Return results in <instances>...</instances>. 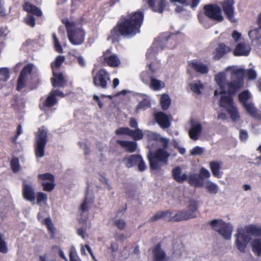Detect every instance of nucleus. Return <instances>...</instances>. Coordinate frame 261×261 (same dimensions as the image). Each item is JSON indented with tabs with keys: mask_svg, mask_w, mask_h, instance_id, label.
<instances>
[{
	"mask_svg": "<svg viewBox=\"0 0 261 261\" xmlns=\"http://www.w3.org/2000/svg\"><path fill=\"white\" fill-rule=\"evenodd\" d=\"M130 136L132 137L135 140H139L143 138V135L142 130L139 128H137L135 130L131 129Z\"/></svg>",
	"mask_w": 261,
	"mask_h": 261,
	"instance_id": "a18cd8bd",
	"label": "nucleus"
},
{
	"mask_svg": "<svg viewBox=\"0 0 261 261\" xmlns=\"http://www.w3.org/2000/svg\"><path fill=\"white\" fill-rule=\"evenodd\" d=\"M48 130L45 126L39 128L36 137L35 146V155L37 158H42L45 154V147L47 139Z\"/></svg>",
	"mask_w": 261,
	"mask_h": 261,
	"instance_id": "0eeeda50",
	"label": "nucleus"
},
{
	"mask_svg": "<svg viewBox=\"0 0 261 261\" xmlns=\"http://www.w3.org/2000/svg\"><path fill=\"white\" fill-rule=\"evenodd\" d=\"M226 93L223 92L220 93L222 94V96L219 101L220 106L221 107H223L226 109L234 121H238L240 118L238 109L234 104L231 96ZM219 94L218 93V94Z\"/></svg>",
	"mask_w": 261,
	"mask_h": 261,
	"instance_id": "6e6552de",
	"label": "nucleus"
},
{
	"mask_svg": "<svg viewBox=\"0 0 261 261\" xmlns=\"http://www.w3.org/2000/svg\"><path fill=\"white\" fill-rule=\"evenodd\" d=\"M108 249L110 250L111 252H116L118 249V245L116 242H112L110 246L108 247Z\"/></svg>",
	"mask_w": 261,
	"mask_h": 261,
	"instance_id": "338daca9",
	"label": "nucleus"
},
{
	"mask_svg": "<svg viewBox=\"0 0 261 261\" xmlns=\"http://www.w3.org/2000/svg\"><path fill=\"white\" fill-rule=\"evenodd\" d=\"M63 22L66 27L68 38L73 45H80L84 41V33L83 31L76 26L75 22L69 21L67 19H63Z\"/></svg>",
	"mask_w": 261,
	"mask_h": 261,
	"instance_id": "423d86ee",
	"label": "nucleus"
},
{
	"mask_svg": "<svg viewBox=\"0 0 261 261\" xmlns=\"http://www.w3.org/2000/svg\"><path fill=\"white\" fill-rule=\"evenodd\" d=\"M210 224L213 229L225 239L229 240L231 238L233 227L230 224L226 223L221 219H215L211 221Z\"/></svg>",
	"mask_w": 261,
	"mask_h": 261,
	"instance_id": "1a4fd4ad",
	"label": "nucleus"
},
{
	"mask_svg": "<svg viewBox=\"0 0 261 261\" xmlns=\"http://www.w3.org/2000/svg\"><path fill=\"white\" fill-rule=\"evenodd\" d=\"M138 168L140 171H144L146 168V165L145 163V162L143 161L142 157H141V161H139L138 163Z\"/></svg>",
	"mask_w": 261,
	"mask_h": 261,
	"instance_id": "e2e57ef3",
	"label": "nucleus"
},
{
	"mask_svg": "<svg viewBox=\"0 0 261 261\" xmlns=\"http://www.w3.org/2000/svg\"><path fill=\"white\" fill-rule=\"evenodd\" d=\"M143 14L137 11L132 13L124 21L121 22L116 28L112 31V34L119 32L124 36H133L140 33V28L143 22Z\"/></svg>",
	"mask_w": 261,
	"mask_h": 261,
	"instance_id": "7ed1b4c3",
	"label": "nucleus"
},
{
	"mask_svg": "<svg viewBox=\"0 0 261 261\" xmlns=\"http://www.w3.org/2000/svg\"><path fill=\"white\" fill-rule=\"evenodd\" d=\"M147 66L150 72L147 71L142 72L140 74V79L143 83L148 85L151 82V78H153L152 76L153 73L156 71V69L152 67L151 63L148 64Z\"/></svg>",
	"mask_w": 261,
	"mask_h": 261,
	"instance_id": "6ab92c4d",
	"label": "nucleus"
},
{
	"mask_svg": "<svg viewBox=\"0 0 261 261\" xmlns=\"http://www.w3.org/2000/svg\"><path fill=\"white\" fill-rule=\"evenodd\" d=\"M105 63L111 67H118L120 64V60L116 55H112L108 57H105L104 58Z\"/></svg>",
	"mask_w": 261,
	"mask_h": 261,
	"instance_id": "c756f323",
	"label": "nucleus"
},
{
	"mask_svg": "<svg viewBox=\"0 0 261 261\" xmlns=\"http://www.w3.org/2000/svg\"><path fill=\"white\" fill-rule=\"evenodd\" d=\"M151 106L150 98L148 96H146L143 100L141 101L138 105L136 112L139 113L140 111H144L146 109L149 108Z\"/></svg>",
	"mask_w": 261,
	"mask_h": 261,
	"instance_id": "f704fd0d",
	"label": "nucleus"
},
{
	"mask_svg": "<svg viewBox=\"0 0 261 261\" xmlns=\"http://www.w3.org/2000/svg\"><path fill=\"white\" fill-rule=\"evenodd\" d=\"M129 125L133 128H137L138 126V122L134 118H130L129 120Z\"/></svg>",
	"mask_w": 261,
	"mask_h": 261,
	"instance_id": "774afa93",
	"label": "nucleus"
},
{
	"mask_svg": "<svg viewBox=\"0 0 261 261\" xmlns=\"http://www.w3.org/2000/svg\"><path fill=\"white\" fill-rule=\"evenodd\" d=\"M131 129L128 127H120L116 130L117 135L126 134L130 136Z\"/></svg>",
	"mask_w": 261,
	"mask_h": 261,
	"instance_id": "3c124183",
	"label": "nucleus"
},
{
	"mask_svg": "<svg viewBox=\"0 0 261 261\" xmlns=\"http://www.w3.org/2000/svg\"><path fill=\"white\" fill-rule=\"evenodd\" d=\"M189 209L192 210L196 213L197 210V202L195 200H191L189 201Z\"/></svg>",
	"mask_w": 261,
	"mask_h": 261,
	"instance_id": "680f3d73",
	"label": "nucleus"
},
{
	"mask_svg": "<svg viewBox=\"0 0 261 261\" xmlns=\"http://www.w3.org/2000/svg\"><path fill=\"white\" fill-rule=\"evenodd\" d=\"M117 143L129 152H134L137 149V144L135 142L117 140Z\"/></svg>",
	"mask_w": 261,
	"mask_h": 261,
	"instance_id": "b1692460",
	"label": "nucleus"
},
{
	"mask_svg": "<svg viewBox=\"0 0 261 261\" xmlns=\"http://www.w3.org/2000/svg\"><path fill=\"white\" fill-rule=\"evenodd\" d=\"M152 261H168L165 251L158 245L152 250Z\"/></svg>",
	"mask_w": 261,
	"mask_h": 261,
	"instance_id": "dca6fc26",
	"label": "nucleus"
},
{
	"mask_svg": "<svg viewBox=\"0 0 261 261\" xmlns=\"http://www.w3.org/2000/svg\"><path fill=\"white\" fill-rule=\"evenodd\" d=\"M261 235V225L252 224L246 226L243 229L238 230L236 234L237 248L241 252H244L248 243L251 240V237Z\"/></svg>",
	"mask_w": 261,
	"mask_h": 261,
	"instance_id": "20e7f679",
	"label": "nucleus"
},
{
	"mask_svg": "<svg viewBox=\"0 0 261 261\" xmlns=\"http://www.w3.org/2000/svg\"><path fill=\"white\" fill-rule=\"evenodd\" d=\"M148 85L151 89L154 91H159L165 87V83L163 81L153 77L151 78V82Z\"/></svg>",
	"mask_w": 261,
	"mask_h": 261,
	"instance_id": "72a5a7b5",
	"label": "nucleus"
},
{
	"mask_svg": "<svg viewBox=\"0 0 261 261\" xmlns=\"http://www.w3.org/2000/svg\"><path fill=\"white\" fill-rule=\"evenodd\" d=\"M201 178H207L211 176L210 171L204 167H202L200 170V175Z\"/></svg>",
	"mask_w": 261,
	"mask_h": 261,
	"instance_id": "4d7b16f0",
	"label": "nucleus"
},
{
	"mask_svg": "<svg viewBox=\"0 0 261 261\" xmlns=\"http://www.w3.org/2000/svg\"><path fill=\"white\" fill-rule=\"evenodd\" d=\"M222 165V163L220 162L213 161L210 163V168L214 176L217 178L222 177L223 172L220 171Z\"/></svg>",
	"mask_w": 261,
	"mask_h": 261,
	"instance_id": "393cba45",
	"label": "nucleus"
},
{
	"mask_svg": "<svg viewBox=\"0 0 261 261\" xmlns=\"http://www.w3.org/2000/svg\"><path fill=\"white\" fill-rule=\"evenodd\" d=\"M250 51V47L245 43L238 44L234 50L235 56H248Z\"/></svg>",
	"mask_w": 261,
	"mask_h": 261,
	"instance_id": "4be33fe9",
	"label": "nucleus"
},
{
	"mask_svg": "<svg viewBox=\"0 0 261 261\" xmlns=\"http://www.w3.org/2000/svg\"><path fill=\"white\" fill-rule=\"evenodd\" d=\"M245 70L236 66H228L224 71L220 72L215 76V80L219 89L215 90L214 95L228 92L233 94L243 88Z\"/></svg>",
	"mask_w": 261,
	"mask_h": 261,
	"instance_id": "f257e3e1",
	"label": "nucleus"
},
{
	"mask_svg": "<svg viewBox=\"0 0 261 261\" xmlns=\"http://www.w3.org/2000/svg\"><path fill=\"white\" fill-rule=\"evenodd\" d=\"M170 218L171 213L170 212L168 211L158 212L150 218V220L151 221H155L161 218H163L165 220H170Z\"/></svg>",
	"mask_w": 261,
	"mask_h": 261,
	"instance_id": "c9c22d12",
	"label": "nucleus"
},
{
	"mask_svg": "<svg viewBox=\"0 0 261 261\" xmlns=\"http://www.w3.org/2000/svg\"><path fill=\"white\" fill-rule=\"evenodd\" d=\"M233 0H224L222 4L223 10L228 19L231 22H235Z\"/></svg>",
	"mask_w": 261,
	"mask_h": 261,
	"instance_id": "4468645a",
	"label": "nucleus"
},
{
	"mask_svg": "<svg viewBox=\"0 0 261 261\" xmlns=\"http://www.w3.org/2000/svg\"><path fill=\"white\" fill-rule=\"evenodd\" d=\"M248 36L251 40L261 39V27L248 32Z\"/></svg>",
	"mask_w": 261,
	"mask_h": 261,
	"instance_id": "37998d69",
	"label": "nucleus"
},
{
	"mask_svg": "<svg viewBox=\"0 0 261 261\" xmlns=\"http://www.w3.org/2000/svg\"><path fill=\"white\" fill-rule=\"evenodd\" d=\"M188 182L195 187H201L203 185V183L201 180L200 176L197 174H192L189 177L188 176Z\"/></svg>",
	"mask_w": 261,
	"mask_h": 261,
	"instance_id": "7c9ffc66",
	"label": "nucleus"
},
{
	"mask_svg": "<svg viewBox=\"0 0 261 261\" xmlns=\"http://www.w3.org/2000/svg\"><path fill=\"white\" fill-rule=\"evenodd\" d=\"M33 67V65L32 64H28L23 67L17 81V89L18 91L21 90L25 86L27 77L31 74Z\"/></svg>",
	"mask_w": 261,
	"mask_h": 261,
	"instance_id": "ddd939ff",
	"label": "nucleus"
},
{
	"mask_svg": "<svg viewBox=\"0 0 261 261\" xmlns=\"http://www.w3.org/2000/svg\"><path fill=\"white\" fill-rule=\"evenodd\" d=\"M252 250L258 255H261V238H256L251 242Z\"/></svg>",
	"mask_w": 261,
	"mask_h": 261,
	"instance_id": "e433bc0d",
	"label": "nucleus"
},
{
	"mask_svg": "<svg viewBox=\"0 0 261 261\" xmlns=\"http://www.w3.org/2000/svg\"><path fill=\"white\" fill-rule=\"evenodd\" d=\"M246 73L249 80H254L256 78L257 74L255 71L253 69H248L246 71Z\"/></svg>",
	"mask_w": 261,
	"mask_h": 261,
	"instance_id": "bf43d9fd",
	"label": "nucleus"
},
{
	"mask_svg": "<svg viewBox=\"0 0 261 261\" xmlns=\"http://www.w3.org/2000/svg\"><path fill=\"white\" fill-rule=\"evenodd\" d=\"M160 103L164 110H167L171 103V100L168 95L164 94L162 95L160 99Z\"/></svg>",
	"mask_w": 261,
	"mask_h": 261,
	"instance_id": "58836bf2",
	"label": "nucleus"
},
{
	"mask_svg": "<svg viewBox=\"0 0 261 261\" xmlns=\"http://www.w3.org/2000/svg\"><path fill=\"white\" fill-rule=\"evenodd\" d=\"M148 137L150 139L155 140L161 144L163 148H159L154 152L150 151L148 154V159L150 167L152 170H158L162 167V163L167 165L170 154L166 149L169 146V140L162 137L160 134L149 132Z\"/></svg>",
	"mask_w": 261,
	"mask_h": 261,
	"instance_id": "f03ea898",
	"label": "nucleus"
},
{
	"mask_svg": "<svg viewBox=\"0 0 261 261\" xmlns=\"http://www.w3.org/2000/svg\"><path fill=\"white\" fill-rule=\"evenodd\" d=\"M47 195L43 192H39L37 195V204L41 205L42 204H46L47 202Z\"/></svg>",
	"mask_w": 261,
	"mask_h": 261,
	"instance_id": "c03bdc74",
	"label": "nucleus"
},
{
	"mask_svg": "<svg viewBox=\"0 0 261 261\" xmlns=\"http://www.w3.org/2000/svg\"><path fill=\"white\" fill-rule=\"evenodd\" d=\"M231 50V48L226 46L224 44H220L217 47L214 53V58L215 60H219L225 54L228 53Z\"/></svg>",
	"mask_w": 261,
	"mask_h": 261,
	"instance_id": "5701e85b",
	"label": "nucleus"
},
{
	"mask_svg": "<svg viewBox=\"0 0 261 261\" xmlns=\"http://www.w3.org/2000/svg\"><path fill=\"white\" fill-rule=\"evenodd\" d=\"M176 36L171 35L168 36L167 34L162 35L156 39L153 43L151 47L146 53L147 59H153L155 57L156 54L160 50H163L164 46L172 48L175 46V39Z\"/></svg>",
	"mask_w": 261,
	"mask_h": 261,
	"instance_id": "39448f33",
	"label": "nucleus"
},
{
	"mask_svg": "<svg viewBox=\"0 0 261 261\" xmlns=\"http://www.w3.org/2000/svg\"><path fill=\"white\" fill-rule=\"evenodd\" d=\"M54 181H49V182H43L42 185L43 187V190L45 191H52L54 187L55 184H54Z\"/></svg>",
	"mask_w": 261,
	"mask_h": 261,
	"instance_id": "09e8293b",
	"label": "nucleus"
},
{
	"mask_svg": "<svg viewBox=\"0 0 261 261\" xmlns=\"http://www.w3.org/2000/svg\"><path fill=\"white\" fill-rule=\"evenodd\" d=\"M196 217V214L194 211L189 209L188 211H181L177 213L173 217L174 221H180L194 218Z\"/></svg>",
	"mask_w": 261,
	"mask_h": 261,
	"instance_id": "a211bd4d",
	"label": "nucleus"
},
{
	"mask_svg": "<svg viewBox=\"0 0 261 261\" xmlns=\"http://www.w3.org/2000/svg\"><path fill=\"white\" fill-rule=\"evenodd\" d=\"M57 101V99L56 97L55 91H51L44 102V105L47 107H52L56 105Z\"/></svg>",
	"mask_w": 261,
	"mask_h": 261,
	"instance_id": "4c0bfd02",
	"label": "nucleus"
},
{
	"mask_svg": "<svg viewBox=\"0 0 261 261\" xmlns=\"http://www.w3.org/2000/svg\"><path fill=\"white\" fill-rule=\"evenodd\" d=\"M110 80L109 73L106 70L101 69L94 77L93 82L94 85L97 87L106 88Z\"/></svg>",
	"mask_w": 261,
	"mask_h": 261,
	"instance_id": "f8f14e48",
	"label": "nucleus"
},
{
	"mask_svg": "<svg viewBox=\"0 0 261 261\" xmlns=\"http://www.w3.org/2000/svg\"><path fill=\"white\" fill-rule=\"evenodd\" d=\"M64 60L65 57L64 56H59L57 57L55 61L52 63L51 67L54 75H56V69L60 67Z\"/></svg>",
	"mask_w": 261,
	"mask_h": 261,
	"instance_id": "a19ab883",
	"label": "nucleus"
},
{
	"mask_svg": "<svg viewBox=\"0 0 261 261\" xmlns=\"http://www.w3.org/2000/svg\"><path fill=\"white\" fill-rule=\"evenodd\" d=\"M191 90L197 94L201 93V90L203 89V86L200 81H195L190 84Z\"/></svg>",
	"mask_w": 261,
	"mask_h": 261,
	"instance_id": "79ce46f5",
	"label": "nucleus"
},
{
	"mask_svg": "<svg viewBox=\"0 0 261 261\" xmlns=\"http://www.w3.org/2000/svg\"><path fill=\"white\" fill-rule=\"evenodd\" d=\"M11 167L14 172H17L19 169V160L17 158H14L11 162Z\"/></svg>",
	"mask_w": 261,
	"mask_h": 261,
	"instance_id": "6e6d98bb",
	"label": "nucleus"
},
{
	"mask_svg": "<svg viewBox=\"0 0 261 261\" xmlns=\"http://www.w3.org/2000/svg\"><path fill=\"white\" fill-rule=\"evenodd\" d=\"M22 194L23 198L26 200L33 202H35V193L31 182L24 179L22 185Z\"/></svg>",
	"mask_w": 261,
	"mask_h": 261,
	"instance_id": "9b49d317",
	"label": "nucleus"
},
{
	"mask_svg": "<svg viewBox=\"0 0 261 261\" xmlns=\"http://www.w3.org/2000/svg\"><path fill=\"white\" fill-rule=\"evenodd\" d=\"M91 205V202L88 200V197L86 196L85 200L82 204L81 208L83 212H85L88 210V208Z\"/></svg>",
	"mask_w": 261,
	"mask_h": 261,
	"instance_id": "052dcab7",
	"label": "nucleus"
},
{
	"mask_svg": "<svg viewBox=\"0 0 261 261\" xmlns=\"http://www.w3.org/2000/svg\"><path fill=\"white\" fill-rule=\"evenodd\" d=\"M154 118L158 124L162 128H166L170 126V117L162 112L155 113Z\"/></svg>",
	"mask_w": 261,
	"mask_h": 261,
	"instance_id": "2eb2a0df",
	"label": "nucleus"
},
{
	"mask_svg": "<svg viewBox=\"0 0 261 261\" xmlns=\"http://www.w3.org/2000/svg\"><path fill=\"white\" fill-rule=\"evenodd\" d=\"M150 8L154 12L161 13L165 7V0H147Z\"/></svg>",
	"mask_w": 261,
	"mask_h": 261,
	"instance_id": "412c9836",
	"label": "nucleus"
},
{
	"mask_svg": "<svg viewBox=\"0 0 261 261\" xmlns=\"http://www.w3.org/2000/svg\"><path fill=\"white\" fill-rule=\"evenodd\" d=\"M53 39H54V43L55 49L59 53H62V46L60 45L58 39H57L56 36L54 34L53 35Z\"/></svg>",
	"mask_w": 261,
	"mask_h": 261,
	"instance_id": "13d9d810",
	"label": "nucleus"
},
{
	"mask_svg": "<svg viewBox=\"0 0 261 261\" xmlns=\"http://www.w3.org/2000/svg\"><path fill=\"white\" fill-rule=\"evenodd\" d=\"M23 9L27 12L32 13L38 16H40L42 15V12L40 9L29 2L25 3L23 6Z\"/></svg>",
	"mask_w": 261,
	"mask_h": 261,
	"instance_id": "473e14b6",
	"label": "nucleus"
},
{
	"mask_svg": "<svg viewBox=\"0 0 261 261\" xmlns=\"http://www.w3.org/2000/svg\"><path fill=\"white\" fill-rule=\"evenodd\" d=\"M240 101L243 103V106L246 103H249L248 100L251 99V95L248 90H245L240 93L239 95Z\"/></svg>",
	"mask_w": 261,
	"mask_h": 261,
	"instance_id": "ea45409f",
	"label": "nucleus"
},
{
	"mask_svg": "<svg viewBox=\"0 0 261 261\" xmlns=\"http://www.w3.org/2000/svg\"><path fill=\"white\" fill-rule=\"evenodd\" d=\"M204 187L207 192L214 195L218 193L220 189L217 184L210 180L205 181L204 184Z\"/></svg>",
	"mask_w": 261,
	"mask_h": 261,
	"instance_id": "2f4dec72",
	"label": "nucleus"
},
{
	"mask_svg": "<svg viewBox=\"0 0 261 261\" xmlns=\"http://www.w3.org/2000/svg\"><path fill=\"white\" fill-rule=\"evenodd\" d=\"M54 77L51 79V84L54 87H63L65 86L66 81L62 73H57L54 75Z\"/></svg>",
	"mask_w": 261,
	"mask_h": 261,
	"instance_id": "bb28decb",
	"label": "nucleus"
},
{
	"mask_svg": "<svg viewBox=\"0 0 261 261\" xmlns=\"http://www.w3.org/2000/svg\"><path fill=\"white\" fill-rule=\"evenodd\" d=\"M115 225L120 229H123L125 227V222L124 220L121 219L116 220L115 221Z\"/></svg>",
	"mask_w": 261,
	"mask_h": 261,
	"instance_id": "0e129e2a",
	"label": "nucleus"
},
{
	"mask_svg": "<svg viewBox=\"0 0 261 261\" xmlns=\"http://www.w3.org/2000/svg\"><path fill=\"white\" fill-rule=\"evenodd\" d=\"M205 15L208 18L217 21H222L223 16L220 7L216 5H207L204 7Z\"/></svg>",
	"mask_w": 261,
	"mask_h": 261,
	"instance_id": "9d476101",
	"label": "nucleus"
},
{
	"mask_svg": "<svg viewBox=\"0 0 261 261\" xmlns=\"http://www.w3.org/2000/svg\"><path fill=\"white\" fill-rule=\"evenodd\" d=\"M9 78V70L7 68L0 69V80L6 81Z\"/></svg>",
	"mask_w": 261,
	"mask_h": 261,
	"instance_id": "49530a36",
	"label": "nucleus"
},
{
	"mask_svg": "<svg viewBox=\"0 0 261 261\" xmlns=\"http://www.w3.org/2000/svg\"><path fill=\"white\" fill-rule=\"evenodd\" d=\"M38 177L39 179L42 180H48L49 181H54V176L49 173H46L45 174H41L38 175Z\"/></svg>",
	"mask_w": 261,
	"mask_h": 261,
	"instance_id": "de8ad7c7",
	"label": "nucleus"
},
{
	"mask_svg": "<svg viewBox=\"0 0 261 261\" xmlns=\"http://www.w3.org/2000/svg\"><path fill=\"white\" fill-rule=\"evenodd\" d=\"M202 125L200 123H193L189 130L190 138L195 141L198 140L202 132Z\"/></svg>",
	"mask_w": 261,
	"mask_h": 261,
	"instance_id": "aec40b11",
	"label": "nucleus"
},
{
	"mask_svg": "<svg viewBox=\"0 0 261 261\" xmlns=\"http://www.w3.org/2000/svg\"><path fill=\"white\" fill-rule=\"evenodd\" d=\"M247 112L252 117L260 119V114L258 110L256 109L251 102L246 103L244 105Z\"/></svg>",
	"mask_w": 261,
	"mask_h": 261,
	"instance_id": "cd10ccee",
	"label": "nucleus"
},
{
	"mask_svg": "<svg viewBox=\"0 0 261 261\" xmlns=\"http://www.w3.org/2000/svg\"><path fill=\"white\" fill-rule=\"evenodd\" d=\"M174 179L178 182H182L187 180L188 175L186 173L181 174V169L179 167H176L172 171Z\"/></svg>",
	"mask_w": 261,
	"mask_h": 261,
	"instance_id": "a878e982",
	"label": "nucleus"
},
{
	"mask_svg": "<svg viewBox=\"0 0 261 261\" xmlns=\"http://www.w3.org/2000/svg\"><path fill=\"white\" fill-rule=\"evenodd\" d=\"M248 137V135L246 130L244 129H241L240 130V138L242 141H246Z\"/></svg>",
	"mask_w": 261,
	"mask_h": 261,
	"instance_id": "69168bd1",
	"label": "nucleus"
},
{
	"mask_svg": "<svg viewBox=\"0 0 261 261\" xmlns=\"http://www.w3.org/2000/svg\"><path fill=\"white\" fill-rule=\"evenodd\" d=\"M203 152V148L199 146H196L190 150V153L192 155H201Z\"/></svg>",
	"mask_w": 261,
	"mask_h": 261,
	"instance_id": "5fc2aeb1",
	"label": "nucleus"
},
{
	"mask_svg": "<svg viewBox=\"0 0 261 261\" xmlns=\"http://www.w3.org/2000/svg\"><path fill=\"white\" fill-rule=\"evenodd\" d=\"M141 156L137 154H133L128 157L125 158L123 161L125 162L126 166L130 168L137 164L139 161H141Z\"/></svg>",
	"mask_w": 261,
	"mask_h": 261,
	"instance_id": "c85d7f7f",
	"label": "nucleus"
},
{
	"mask_svg": "<svg viewBox=\"0 0 261 261\" xmlns=\"http://www.w3.org/2000/svg\"><path fill=\"white\" fill-rule=\"evenodd\" d=\"M8 251L7 244L3 239V235L0 233V252L6 253Z\"/></svg>",
	"mask_w": 261,
	"mask_h": 261,
	"instance_id": "8fccbe9b",
	"label": "nucleus"
},
{
	"mask_svg": "<svg viewBox=\"0 0 261 261\" xmlns=\"http://www.w3.org/2000/svg\"><path fill=\"white\" fill-rule=\"evenodd\" d=\"M24 22L29 25L34 27L35 25V20L33 16L28 15L24 18Z\"/></svg>",
	"mask_w": 261,
	"mask_h": 261,
	"instance_id": "864d4df0",
	"label": "nucleus"
},
{
	"mask_svg": "<svg viewBox=\"0 0 261 261\" xmlns=\"http://www.w3.org/2000/svg\"><path fill=\"white\" fill-rule=\"evenodd\" d=\"M189 66L194 71L201 74H206L209 71L208 66L198 61H192L189 63Z\"/></svg>",
	"mask_w": 261,
	"mask_h": 261,
	"instance_id": "f3484780",
	"label": "nucleus"
},
{
	"mask_svg": "<svg viewBox=\"0 0 261 261\" xmlns=\"http://www.w3.org/2000/svg\"><path fill=\"white\" fill-rule=\"evenodd\" d=\"M43 221H44L43 224H44L46 226L48 230L50 232H54V227L50 219L49 218H46L44 220H43Z\"/></svg>",
	"mask_w": 261,
	"mask_h": 261,
	"instance_id": "603ef678",
	"label": "nucleus"
}]
</instances>
